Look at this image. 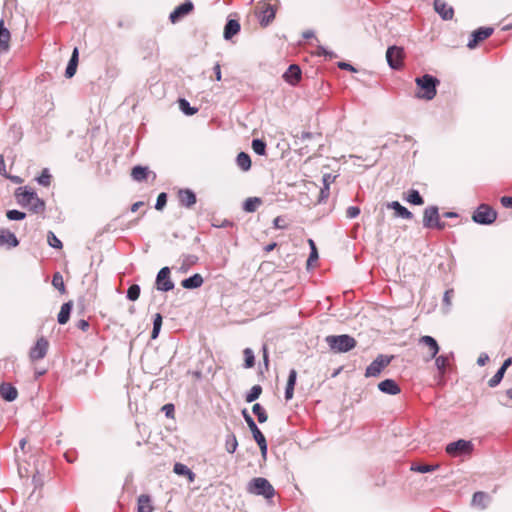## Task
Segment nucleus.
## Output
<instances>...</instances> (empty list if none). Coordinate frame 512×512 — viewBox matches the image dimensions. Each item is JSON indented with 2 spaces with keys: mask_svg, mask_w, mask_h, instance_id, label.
Here are the masks:
<instances>
[{
  "mask_svg": "<svg viewBox=\"0 0 512 512\" xmlns=\"http://www.w3.org/2000/svg\"><path fill=\"white\" fill-rule=\"evenodd\" d=\"M262 393V387L258 384L251 387V389L247 392L245 396V400L248 403H252L256 401Z\"/></svg>",
  "mask_w": 512,
  "mask_h": 512,
  "instance_id": "79ce46f5",
  "label": "nucleus"
},
{
  "mask_svg": "<svg viewBox=\"0 0 512 512\" xmlns=\"http://www.w3.org/2000/svg\"><path fill=\"white\" fill-rule=\"evenodd\" d=\"M415 83L419 89L415 97L431 101L437 95V87L440 84V80L436 76L426 73L420 77H416Z\"/></svg>",
  "mask_w": 512,
  "mask_h": 512,
  "instance_id": "f03ea898",
  "label": "nucleus"
},
{
  "mask_svg": "<svg viewBox=\"0 0 512 512\" xmlns=\"http://www.w3.org/2000/svg\"><path fill=\"white\" fill-rule=\"evenodd\" d=\"M179 109L181 112L187 116H192L198 112L197 107H192L188 100L185 98H180L179 101Z\"/></svg>",
  "mask_w": 512,
  "mask_h": 512,
  "instance_id": "58836bf2",
  "label": "nucleus"
},
{
  "mask_svg": "<svg viewBox=\"0 0 512 512\" xmlns=\"http://www.w3.org/2000/svg\"><path fill=\"white\" fill-rule=\"evenodd\" d=\"M313 138H321V134L319 133H311V132H306V131H303L301 133V135L299 136V139L301 141H306V140H310V139H313Z\"/></svg>",
  "mask_w": 512,
  "mask_h": 512,
  "instance_id": "052dcab7",
  "label": "nucleus"
},
{
  "mask_svg": "<svg viewBox=\"0 0 512 512\" xmlns=\"http://www.w3.org/2000/svg\"><path fill=\"white\" fill-rule=\"evenodd\" d=\"M11 39L10 31L5 27L4 20H0V53L9 50V42Z\"/></svg>",
  "mask_w": 512,
  "mask_h": 512,
  "instance_id": "bb28decb",
  "label": "nucleus"
},
{
  "mask_svg": "<svg viewBox=\"0 0 512 512\" xmlns=\"http://www.w3.org/2000/svg\"><path fill=\"white\" fill-rule=\"evenodd\" d=\"M49 342L45 337H40L37 339L34 346L30 349L29 357L32 361H37L43 359L48 351Z\"/></svg>",
  "mask_w": 512,
  "mask_h": 512,
  "instance_id": "4468645a",
  "label": "nucleus"
},
{
  "mask_svg": "<svg viewBox=\"0 0 512 512\" xmlns=\"http://www.w3.org/2000/svg\"><path fill=\"white\" fill-rule=\"evenodd\" d=\"M393 355L379 354L366 368V377H377L393 360Z\"/></svg>",
  "mask_w": 512,
  "mask_h": 512,
  "instance_id": "1a4fd4ad",
  "label": "nucleus"
},
{
  "mask_svg": "<svg viewBox=\"0 0 512 512\" xmlns=\"http://www.w3.org/2000/svg\"><path fill=\"white\" fill-rule=\"evenodd\" d=\"M238 447V440L234 433H229L225 438V449L229 454H233Z\"/></svg>",
  "mask_w": 512,
  "mask_h": 512,
  "instance_id": "ea45409f",
  "label": "nucleus"
},
{
  "mask_svg": "<svg viewBox=\"0 0 512 512\" xmlns=\"http://www.w3.org/2000/svg\"><path fill=\"white\" fill-rule=\"evenodd\" d=\"M505 372L500 368L496 371V373L489 379L488 385L491 388L498 386L502 379L504 378Z\"/></svg>",
  "mask_w": 512,
  "mask_h": 512,
  "instance_id": "8fccbe9b",
  "label": "nucleus"
},
{
  "mask_svg": "<svg viewBox=\"0 0 512 512\" xmlns=\"http://www.w3.org/2000/svg\"><path fill=\"white\" fill-rule=\"evenodd\" d=\"M277 7L265 1H260L257 4L256 16L261 27H268L275 19Z\"/></svg>",
  "mask_w": 512,
  "mask_h": 512,
  "instance_id": "0eeeda50",
  "label": "nucleus"
},
{
  "mask_svg": "<svg viewBox=\"0 0 512 512\" xmlns=\"http://www.w3.org/2000/svg\"><path fill=\"white\" fill-rule=\"evenodd\" d=\"M440 468V464H425L414 462L411 464L410 470L418 473H429L436 471Z\"/></svg>",
  "mask_w": 512,
  "mask_h": 512,
  "instance_id": "2f4dec72",
  "label": "nucleus"
},
{
  "mask_svg": "<svg viewBox=\"0 0 512 512\" xmlns=\"http://www.w3.org/2000/svg\"><path fill=\"white\" fill-rule=\"evenodd\" d=\"M330 194V188L329 187H322L319 194L318 202L322 203L325 202Z\"/></svg>",
  "mask_w": 512,
  "mask_h": 512,
  "instance_id": "e2e57ef3",
  "label": "nucleus"
},
{
  "mask_svg": "<svg viewBox=\"0 0 512 512\" xmlns=\"http://www.w3.org/2000/svg\"><path fill=\"white\" fill-rule=\"evenodd\" d=\"M52 285L59 292H61V293L65 292V284H64L63 276L60 274V272H56L53 275V277H52Z\"/></svg>",
  "mask_w": 512,
  "mask_h": 512,
  "instance_id": "49530a36",
  "label": "nucleus"
},
{
  "mask_svg": "<svg viewBox=\"0 0 512 512\" xmlns=\"http://www.w3.org/2000/svg\"><path fill=\"white\" fill-rule=\"evenodd\" d=\"M446 223L440 220L439 208L436 205H431L425 208L423 213V227L427 229L444 230Z\"/></svg>",
  "mask_w": 512,
  "mask_h": 512,
  "instance_id": "39448f33",
  "label": "nucleus"
},
{
  "mask_svg": "<svg viewBox=\"0 0 512 512\" xmlns=\"http://www.w3.org/2000/svg\"><path fill=\"white\" fill-rule=\"evenodd\" d=\"M236 163H237L238 167L240 169H242L243 171H248L251 169V165H252L251 157L246 152L238 153V155L236 157Z\"/></svg>",
  "mask_w": 512,
  "mask_h": 512,
  "instance_id": "72a5a7b5",
  "label": "nucleus"
},
{
  "mask_svg": "<svg viewBox=\"0 0 512 512\" xmlns=\"http://www.w3.org/2000/svg\"><path fill=\"white\" fill-rule=\"evenodd\" d=\"M244 355V368L249 369L255 365V355L251 348H245L243 351Z\"/></svg>",
  "mask_w": 512,
  "mask_h": 512,
  "instance_id": "37998d69",
  "label": "nucleus"
},
{
  "mask_svg": "<svg viewBox=\"0 0 512 512\" xmlns=\"http://www.w3.org/2000/svg\"><path fill=\"white\" fill-rule=\"evenodd\" d=\"M404 49L397 45H391L386 51V60L389 67L399 70L403 67Z\"/></svg>",
  "mask_w": 512,
  "mask_h": 512,
  "instance_id": "9b49d317",
  "label": "nucleus"
},
{
  "mask_svg": "<svg viewBox=\"0 0 512 512\" xmlns=\"http://www.w3.org/2000/svg\"><path fill=\"white\" fill-rule=\"evenodd\" d=\"M309 243H310V246H311V251H310V254H309V257H308V260H307V263L310 264L312 261H316L318 259V252H317V249H316V246L313 242V240H309Z\"/></svg>",
  "mask_w": 512,
  "mask_h": 512,
  "instance_id": "5fc2aeb1",
  "label": "nucleus"
},
{
  "mask_svg": "<svg viewBox=\"0 0 512 512\" xmlns=\"http://www.w3.org/2000/svg\"><path fill=\"white\" fill-rule=\"evenodd\" d=\"M241 413H242V416H243L245 422L247 423V425H248V427H249V429H250V431L252 433L253 439L254 440H260V438H262L264 436V434L258 428V426L255 423L254 419L249 414L248 410L246 408H244Z\"/></svg>",
  "mask_w": 512,
  "mask_h": 512,
  "instance_id": "5701e85b",
  "label": "nucleus"
},
{
  "mask_svg": "<svg viewBox=\"0 0 512 512\" xmlns=\"http://www.w3.org/2000/svg\"><path fill=\"white\" fill-rule=\"evenodd\" d=\"M405 200L411 205L420 206L424 204V199L416 189H410L407 192Z\"/></svg>",
  "mask_w": 512,
  "mask_h": 512,
  "instance_id": "c9c22d12",
  "label": "nucleus"
},
{
  "mask_svg": "<svg viewBox=\"0 0 512 512\" xmlns=\"http://www.w3.org/2000/svg\"><path fill=\"white\" fill-rule=\"evenodd\" d=\"M194 10V4L191 0H185L180 5L176 6L169 15L171 23L176 24L183 18L189 15Z\"/></svg>",
  "mask_w": 512,
  "mask_h": 512,
  "instance_id": "ddd939ff",
  "label": "nucleus"
},
{
  "mask_svg": "<svg viewBox=\"0 0 512 512\" xmlns=\"http://www.w3.org/2000/svg\"><path fill=\"white\" fill-rule=\"evenodd\" d=\"M241 25L237 19H227L226 24L224 26L223 38L225 40H231L235 35L240 32Z\"/></svg>",
  "mask_w": 512,
  "mask_h": 512,
  "instance_id": "4be33fe9",
  "label": "nucleus"
},
{
  "mask_svg": "<svg viewBox=\"0 0 512 512\" xmlns=\"http://www.w3.org/2000/svg\"><path fill=\"white\" fill-rule=\"evenodd\" d=\"M489 495L482 491H477L473 494L472 504L481 507L482 509L486 508L487 501L489 500Z\"/></svg>",
  "mask_w": 512,
  "mask_h": 512,
  "instance_id": "e433bc0d",
  "label": "nucleus"
},
{
  "mask_svg": "<svg viewBox=\"0 0 512 512\" xmlns=\"http://www.w3.org/2000/svg\"><path fill=\"white\" fill-rule=\"evenodd\" d=\"M198 256L194 254H183L182 262L178 268L180 273H187L189 269L198 262Z\"/></svg>",
  "mask_w": 512,
  "mask_h": 512,
  "instance_id": "c756f323",
  "label": "nucleus"
},
{
  "mask_svg": "<svg viewBox=\"0 0 512 512\" xmlns=\"http://www.w3.org/2000/svg\"><path fill=\"white\" fill-rule=\"evenodd\" d=\"M261 203V198L249 197L243 202L242 209L247 213H253L257 210Z\"/></svg>",
  "mask_w": 512,
  "mask_h": 512,
  "instance_id": "f704fd0d",
  "label": "nucleus"
},
{
  "mask_svg": "<svg viewBox=\"0 0 512 512\" xmlns=\"http://www.w3.org/2000/svg\"><path fill=\"white\" fill-rule=\"evenodd\" d=\"M361 210L358 206H349L346 210V217L349 219H354L359 216Z\"/></svg>",
  "mask_w": 512,
  "mask_h": 512,
  "instance_id": "864d4df0",
  "label": "nucleus"
},
{
  "mask_svg": "<svg viewBox=\"0 0 512 512\" xmlns=\"http://www.w3.org/2000/svg\"><path fill=\"white\" fill-rule=\"evenodd\" d=\"M72 308H73L72 301H68V302H65L62 304L60 311L58 313V316H57V321L60 325H64L69 321Z\"/></svg>",
  "mask_w": 512,
  "mask_h": 512,
  "instance_id": "c85d7f7f",
  "label": "nucleus"
},
{
  "mask_svg": "<svg viewBox=\"0 0 512 512\" xmlns=\"http://www.w3.org/2000/svg\"><path fill=\"white\" fill-rule=\"evenodd\" d=\"M180 205L185 208H191L197 202L196 193L190 188H182L178 191Z\"/></svg>",
  "mask_w": 512,
  "mask_h": 512,
  "instance_id": "f3484780",
  "label": "nucleus"
},
{
  "mask_svg": "<svg viewBox=\"0 0 512 512\" xmlns=\"http://www.w3.org/2000/svg\"><path fill=\"white\" fill-rule=\"evenodd\" d=\"M175 287L171 279V270L168 266L162 267L155 278V288L159 292H169Z\"/></svg>",
  "mask_w": 512,
  "mask_h": 512,
  "instance_id": "9d476101",
  "label": "nucleus"
},
{
  "mask_svg": "<svg viewBox=\"0 0 512 512\" xmlns=\"http://www.w3.org/2000/svg\"><path fill=\"white\" fill-rule=\"evenodd\" d=\"M173 472L178 476L186 477L189 483H193L195 481L196 474L183 463L176 462L173 466Z\"/></svg>",
  "mask_w": 512,
  "mask_h": 512,
  "instance_id": "393cba45",
  "label": "nucleus"
},
{
  "mask_svg": "<svg viewBox=\"0 0 512 512\" xmlns=\"http://www.w3.org/2000/svg\"><path fill=\"white\" fill-rule=\"evenodd\" d=\"M378 389L388 395H397L401 392V388L398 383L391 378H387L378 383Z\"/></svg>",
  "mask_w": 512,
  "mask_h": 512,
  "instance_id": "6ab92c4d",
  "label": "nucleus"
},
{
  "mask_svg": "<svg viewBox=\"0 0 512 512\" xmlns=\"http://www.w3.org/2000/svg\"><path fill=\"white\" fill-rule=\"evenodd\" d=\"M17 203L28 208L32 213H42L45 211L46 203L39 198L36 191L29 186H20L15 190Z\"/></svg>",
  "mask_w": 512,
  "mask_h": 512,
  "instance_id": "f257e3e1",
  "label": "nucleus"
},
{
  "mask_svg": "<svg viewBox=\"0 0 512 512\" xmlns=\"http://www.w3.org/2000/svg\"><path fill=\"white\" fill-rule=\"evenodd\" d=\"M77 71V65H73L72 63H68L65 69V77L70 79L72 78Z\"/></svg>",
  "mask_w": 512,
  "mask_h": 512,
  "instance_id": "bf43d9fd",
  "label": "nucleus"
},
{
  "mask_svg": "<svg viewBox=\"0 0 512 512\" xmlns=\"http://www.w3.org/2000/svg\"><path fill=\"white\" fill-rule=\"evenodd\" d=\"M0 397L6 402H13L18 397V390L12 384L2 382L0 384Z\"/></svg>",
  "mask_w": 512,
  "mask_h": 512,
  "instance_id": "aec40b11",
  "label": "nucleus"
},
{
  "mask_svg": "<svg viewBox=\"0 0 512 512\" xmlns=\"http://www.w3.org/2000/svg\"><path fill=\"white\" fill-rule=\"evenodd\" d=\"M337 66L338 68L342 69V70H346V71H350V72H356V68L350 64L349 62H345V61H340L337 63Z\"/></svg>",
  "mask_w": 512,
  "mask_h": 512,
  "instance_id": "0e129e2a",
  "label": "nucleus"
},
{
  "mask_svg": "<svg viewBox=\"0 0 512 512\" xmlns=\"http://www.w3.org/2000/svg\"><path fill=\"white\" fill-rule=\"evenodd\" d=\"M302 71L296 64H291L283 74V79L286 83L295 86L301 79Z\"/></svg>",
  "mask_w": 512,
  "mask_h": 512,
  "instance_id": "a211bd4d",
  "label": "nucleus"
},
{
  "mask_svg": "<svg viewBox=\"0 0 512 512\" xmlns=\"http://www.w3.org/2000/svg\"><path fill=\"white\" fill-rule=\"evenodd\" d=\"M335 178L336 177L333 176L330 173L324 174L323 177H322L323 187H329L330 188V185H331V183L334 182Z\"/></svg>",
  "mask_w": 512,
  "mask_h": 512,
  "instance_id": "680f3d73",
  "label": "nucleus"
},
{
  "mask_svg": "<svg viewBox=\"0 0 512 512\" xmlns=\"http://www.w3.org/2000/svg\"><path fill=\"white\" fill-rule=\"evenodd\" d=\"M167 193L166 192H161L158 196H157V199H156V203H155V209L158 210V211H161L164 209V207L166 206L167 204Z\"/></svg>",
  "mask_w": 512,
  "mask_h": 512,
  "instance_id": "3c124183",
  "label": "nucleus"
},
{
  "mask_svg": "<svg viewBox=\"0 0 512 512\" xmlns=\"http://www.w3.org/2000/svg\"><path fill=\"white\" fill-rule=\"evenodd\" d=\"M388 209L394 211V214L398 218L410 220L413 218V214L409 211L405 206H403L399 201H392L386 204Z\"/></svg>",
  "mask_w": 512,
  "mask_h": 512,
  "instance_id": "412c9836",
  "label": "nucleus"
},
{
  "mask_svg": "<svg viewBox=\"0 0 512 512\" xmlns=\"http://www.w3.org/2000/svg\"><path fill=\"white\" fill-rule=\"evenodd\" d=\"M435 12L445 21L452 20L454 16V8L448 5L444 0H434Z\"/></svg>",
  "mask_w": 512,
  "mask_h": 512,
  "instance_id": "dca6fc26",
  "label": "nucleus"
},
{
  "mask_svg": "<svg viewBox=\"0 0 512 512\" xmlns=\"http://www.w3.org/2000/svg\"><path fill=\"white\" fill-rule=\"evenodd\" d=\"M296 381H297V371L295 369H291L288 374L286 386L295 387Z\"/></svg>",
  "mask_w": 512,
  "mask_h": 512,
  "instance_id": "4d7b16f0",
  "label": "nucleus"
},
{
  "mask_svg": "<svg viewBox=\"0 0 512 512\" xmlns=\"http://www.w3.org/2000/svg\"><path fill=\"white\" fill-rule=\"evenodd\" d=\"M473 443L470 440L458 439L446 445L445 451L451 457H460L471 454Z\"/></svg>",
  "mask_w": 512,
  "mask_h": 512,
  "instance_id": "6e6552de",
  "label": "nucleus"
},
{
  "mask_svg": "<svg viewBox=\"0 0 512 512\" xmlns=\"http://www.w3.org/2000/svg\"><path fill=\"white\" fill-rule=\"evenodd\" d=\"M151 497L148 494H141L137 499V512H152Z\"/></svg>",
  "mask_w": 512,
  "mask_h": 512,
  "instance_id": "7c9ffc66",
  "label": "nucleus"
},
{
  "mask_svg": "<svg viewBox=\"0 0 512 512\" xmlns=\"http://www.w3.org/2000/svg\"><path fill=\"white\" fill-rule=\"evenodd\" d=\"M325 341L330 350L335 353H347L357 345L356 340L348 334L329 335L325 338Z\"/></svg>",
  "mask_w": 512,
  "mask_h": 512,
  "instance_id": "7ed1b4c3",
  "label": "nucleus"
},
{
  "mask_svg": "<svg viewBox=\"0 0 512 512\" xmlns=\"http://www.w3.org/2000/svg\"><path fill=\"white\" fill-rule=\"evenodd\" d=\"M150 171L147 166L136 165L131 170V176L135 181L141 182L147 179Z\"/></svg>",
  "mask_w": 512,
  "mask_h": 512,
  "instance_id": "473e14b6",
  "label": "nucleus"
},
{
  "mask_svg": "<svg viewBox=\"0 0 512 512\" xmlns=\"http://www.w3.org/2000/svg\"><path fill=\"white\" fill-rule=\"evenodd\" d=\"M141 288L138 284H132L129 286L126 292V297L130 301L138 300L140 296Z\"/></svg>",
  "mask_w": 512,
  "mask_h": 512,
  "instance_id": "a18cd8bd",
  "label": "nucleus"
},
{
  "mask_svg": "<svg viewBox=\"0 0 512 512\" xmlns=\"http://www.w3.org/2000/svg\"><path fill=\"white\" fill-rule=\"evenodd\" d=\"M500 202L505 208H512V196H503L500 199Z\"/></svg>",
  "mask_w": 512,
  "mask_h": 512,
  "instance_id": "774afa93",
  "label": "nucleus"
},
{
  "mask_svg": "<svg viewBox=\"0 0 512 512\" xmlns=\"http://www.w3.org/2000/svg\"><path fill=\"white\" fill-rule=\"evenodd\" d=\"M494 32L493 27L482 26L475 29L468 40L467 47L469 49H475L480 42L490 37Z\"/></svg>",
  "mask_w": 512,
  "mask_h": 512,
  "instance_id": "f8f14e48",
  "label": "nucleus"
},
{
  "mask_svg": "<svg viewBox=\"0 0 512 512\" xmlns=\"http://www.w3.org/2000/svg\"><path fill=\"white\" fill-rule=\"evenodd\" d=\"M6 217L10 221H21L26 218V213L17 209H11L6 212Z\"/></svg>",
  "mask_w": 512,
  "mask_h": 512,
  "instance_id": "de8ad7c7",
  "label": "nucleus"
},
{
  "mask_svg": "<svg viewBox=\"0 0 512 512\" xmlns=\"http://www.w3.org/2000/svg\"><path fill=\"white\" fill-rule=\"evenodd\" d=\"M453 357L454 354L451 352L449 354H442L434 358L435 366L441 375H444L446 373L447 366L449 365V362L451 359H453Z\"/></svg>",
  "mask_w": 512,
  "mask_h": 512,
  "instance_id": "cd10ccee",
  "label": "nucleus"
},
{
  "mask_svg": "<svg viewBox=\"0 0 512 512\" xmlns=\"http://www.w3.org/2000/svg\"><path fill=\"white\" fill-rule=\"evenodd\" d=\"M496 219V210L487 204H480L472 214V220L479 225H491Z\"/></svg>",
  "mask_w": 512,
  "mask_h": 512,
  "instance_id": "423d86ee",
  "label": "nucleus"
},
{
  "mask_svg": "<svg viewBox=\"0 0 512 512\" xmlns=\"http://www.w3.org/2000/svg\"><path fill=\"white\" fill-rule=\"evenodd\" d=\"M249 494L262 496L265 499H271L275 495V489L271 483L263 477H255L251 479L246 487Z\"/></svg>",
  "mask_w": 512,
  "mask_h": 512,
  "instance_id": "20e7f679",
  "label": "nucleus"
},
{
  "mask_svg": "<svg viewBox=\"0 0 512 512\" xmlns=\"http://www.w3.org/2000/svg\"><path fill=\"white\" fill-rule=\"evenodd\" d=\"M252 412L254 415H256L259 423H265L267 421L268 415H267L264 407L261 404L255 403L252 406Z\"/></svg>",
  "mask_w": 512,
  "mask_h": 512,
  "instance_id": "a19ab883",
  "label": "nucleus"
},
{
  "mask_svg": "<svg viewBox=\"0 0 512 512\" xmlns=\"http://www.w3.org/2000/svg\"><path fill=\"white\" fill-rule=\"evenodd\" d=\"M251 147L253 151L259 156L266 155L267 144L263 139L255 138L252 140Z\"/></svg>",
  "mask_w": 512,
  "mask_h": 512,
  "instance_id": "4c0bfd02",
  "label": "nucleus"
},
{
  "mask_svg": "<svg viewBox=\"0 0 512 512\" xmlns=\"http://www.w3.org/2000/svg\"><path fill=\"white\" fill-rule=\"evenodd\" d=\"M51 174L48 168H44L41 174L36 178V181L39 185L47 187L51 183Z\"/></svg>",
  "mask_w": 512,
  "mask_h": 512,
  "instance_id": "c03bdc74",
  "label": "nucleus"
},
{
  "mask_svg": "<svg viewBox=\"0 0 512 512\" xmlns=\"http://www.w3.org/2000/svg\"><path fill=\"white\" fill-rule=\"evenodd\" d=\"M6 244L9 247H17L19 245V240L13 232H11L7 229H1L0 230V246H4Z\"/></svg>",
  "mask_w": 512,
  "mask_h": 512,
  "instance_id": "a878e982",
  "label": "nucleus"
},
{
  "mask_svg": "<svg viewBox=\"0 0 512 512\" xmlns=\"http://www.w3.org/2000/svg\"><path fill=\"white\" fill-rule=\"evenodd\" d=\"M47 242L54 249H61L63 247L62 241L52 231L47 233Z\"/></svg>",
  "mask_w": 512,
  "mask_h": 512,
  "instance_id": "09e8293b",
  "label": "nucleus"
},
{
  "mask_svg": "<svg viewBox=\"0 0 512 512\" xmlns=\"http://www.w3.org/2000/svg\"><path fill=\"white\" fill-rule=\"evenodd\" d=\"M255 442L257 443V445L259 446V449H260V452H261V455L266 458V455H267V452H268V444H267V441H266V438L265 436H263L262 438H260V440H255Z\"/></svg>",
  "mask_w": 512,
  "mask_h": 512,
  "instance_id": "603ef678",
  "label": "nucleus"
},
{
  "mask_svg": "<svg viewBox=\"0 0 512 512\" xmlns=\"http://www.w3.org/2000/svg\"><path fill=\"white\" fill-rule=\"evenodd\" d=\"M68 63H72L73 65H77L78 66V63H79V50H78L77 47H75L73 49Z\"/></svg>",
  "mask_w": 512,
  "mask_h": 512,
  "instance_id": "338daca9",
  "label": "nucleus"
},
{
  "mask_svg": "<svg viewBox=\"0 0 512 512\" xmlns=\"http://www.w3.org/2000/svg\"><path fill=\"white\" fill-rule=\"evenodd\" d=\"M419 344L426 346L429 350L428 357L425 359L426 361L434 359L440 351V346L437 340L430 335L420 337Z\"/></svg>",
  "mask_w": 512,
  "mask_h": 512,
  "instance_id": "2eb2a0df",
  "label": "nucleus"
},
{
  "mask_svg": "<svg viewBox=\"0 0 512 512\" xmlns=\"http://www.w3.org/2000/svg\"><path fill=\"white\" fill-rule=\"evenodd\" d=\"M204 283V279L201 274L195 273L181 281V286L184 289L194 290L200 288Z\"/></svg>",
  "mask_w": 512,
  "mask_h": 512,
  "instance_id": "b1692460",
  "label": "nucleus"
},
{
  "mask_svg": "<svg viewBox=\"0 0 512 512\" xmlns=\"http://www.w3.org/2000/svg\"><path fill=\"white\" fill-rule=\"evenodd\" d=\"M162 411L165 413V416L167 418H173L174 417L175 406L172 403H167V404L163 405Z\"/></svg>",
  "mask_w": 512,
  "mask_h": 512,
  "instance_id": "6e6d98bb",
  "label": "nucleus"
},
{
  "mask_svg": "<svg viewBox=\"0 0 512 512\" xmlns=\"http://www.w3.org/2000/svg\"><path fill=\"white\" fill-rule=\"evenodd\" d=\"M233 225H234V222L229 219H224L220 223H218V222L212 223V226L215 228H227V227H232Z\"/></svg>",
  "mask_w": 512,
  "mask_h": 512,
  "instance_id": "69168bd1",
  "label": "nucleus"
},
{
  "mask_svg": "<svg viewBox=\"0 0 512 512\" xmlns=\"http://www.w3.org/2000/svg\"><path fill=\"white\" fill-rule=\"evenodd\" d=\"M273 227L275 229H285L287 227V224L285 222L284 217L277 216L273 221Z\"/></svg>",
  "mask_w": 512,
  "mask_h": 512,
  "instance_id": "13d9d810",
  "label": "nucleus"
}]
</instances>
